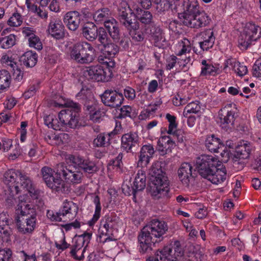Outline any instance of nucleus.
Here are the masks:
<instances>
[{
    "label": "nucleus",
    "mask_w": 261,
    "mask_h": 261,
    "mask_svg": "<svg viewBox=\"0 0 261 261\" xmlns=\"http://www.w3.org/2000/svg\"><path fill=\"white\" fill-rule=\"evenodd\" d=\"M168 229L164 221L153 219L141 230L138 236L139 249L142 253H149L155 244L163 240V236Z\"/></svg>",
    "instance_id": "nucleus-1"
},
{
    "label": "nucleus",
    "mask_w": 261,
    "mask_h": 261,
    "mask_svg": "<svg viewBox=\"0 0 261 261\" xmlns=\"http://www.w3.org/2000/svg\"><path fill=\"white\" fill-rule=\"evenodd\" d=\"M195 166L202 177L214 184L221 183L226 178V169L223 167L221 162L216 157L202 154L196 158Z\"/></svg>",
    "instance_id": "nucleus-2"
},
{
    "label": "nucleus",
    "mask_w": 261,
    "mask_h": 261,
    "mask_svg": "<svg viewBox=\"0 0 261 261\" xmlns=\"http://www.w3.org/2000/svg\"><path fill=\"white\" fill-rule=\"evenodd\" d=\"M164 165L163 162L156 161L153 163L149 170V190L155 199L169 197V181Z\"/></svg>",
    "instance_id": "nucleus-3"
},
{
    "label": "nucleus",
    "mask_w": 261,
    "mask_h": 261,
    "mask_svg": "<svg viewBox=\"0 0 261 261\" xmlns=\"http://www.w3.org/2000/svg\"><path fill=\"white\" fill-rule=\"evenodd\" d=\"M163 0L162 5L164 11L171 10L173 12L177 13L180 20L189 18L192 15L199 12V5L197 0Z\"/></svg>",
    "instance_id": "nucleus-4"
},
{
    "label": "nucleus",
    "mask_w": 261,
    "mask_h": 261,
    "mask_svg": "<svg viewBox=\"0 0 261 261\" xmlns=\"http://www.w3.org/2000/svg\"><path fill=\"white\" fill-rule=\"evenodd\" d=\"M95 50L86 41L79 42L69 47L70 58L80 64H89L95 59Z\"/></svg>",
    "instance_id": "nucleus-5"
},
{
    "label": "nucleus",
    "mask_w": 261,
    "mask_h": 261,
    "mask_svg": "<svg viewBox=\"0 0 261 261\" xmlns=\"http://www.w3.org/2000/svg\"><path fill=\"white\" fill-rule=\"evenodd\" d=\"M254 150V147L250 142L244 140L239 141L231 156L233 166L238 170L243 169Z\"/></svg>",
    "instance_id": "nucleus-6"
},
{
    "label": "nucleus",
    "mask_w": 261,
    "mask_h": 261,
    "mask_svg": "<svg viewBox=\"0 0 261 261\" xmlns=\"http://www.w3.org/2000/svg\"><path fill=\"white\" fill-rule=\"evenodd\" d=\"M15 211L16 215H20L21 217H24V223H26L27 227L23 228L22 230L24 232H30V233H32L35 229L37 221L35 206L19 199Z\"/></svg>",
    "instance_id": "nucleus-7"
},
{
    "label": "nucleus",
    "mask_w": 261,
    "mask_h": 261,
    "mask_svg": "<svg viewBox=\"0 0 261 261\" xmlns=\"http://www.w3.org/2000/svg\"><path fill=\"white\" fill-rule=\"evenodd\" d=\"M68 109L61 110L58 115L61 124L63 126H68L70 128L76 127L78 123L79 113L81 110L80 105L73 101L67 103Z\"/></svg>",
    "instance_id": "nucleus-8"
},
{
    "label": "nucleus",
    "mask_w": 261,
    "mask_h": 261,
    "mask_svg": "<svg viewBox=\"0 0 261 261\" xmlns=\"http://www.w3.org/2000/svg\"><path fill=\"white\" fill-rule=\"evenodd\" d=\"M79 208L76 204L71 201L65 200L58 212L48 210L47 216L53 221L61 222L72 220L76 216Z\"/></svg>",
    "instance_id": "nucleus-9"
},
{
    "label": "nucleus",
    "mask_w": 261,
    "mask_h": 261,
    "mask_svg": "<svg viewBox=\"0 0 261 261\" xmlns=\"http://www.w3.org/2000/svg\"><path fill=\"white\" fill-rule=\"evenodd\" d=\"M54 171L48 167H43L41 169V173L43 180L47 186L53 190L59 193H68L69 192L68 187L61 178V176L54 175Z\"/></svg>",
    "instance_id": "nucleus-10"
},
{
    "label": "nucleus",
    "mask_w": 261,
    "mask_h": 261,
    "mask_svg": "<svg viewBox=\"0 0 261 261\" xmlns=\"http://www.w3.org/2000/svg\"><path fill=\"white\" fill-rule=\"evenodd\" d=\"M183 254L184 250L180 242L176 241L171 248L165 247L162 250L157 251L154 256H149L146 261H175Z\"/></svg>",
    "instance_id": "nucleus-11"
},
{
    "label": "nucleus",
    "mask_w": 261,
    "mask_h": 261,
    "mask_svg": "<svg viewBox=\"0 0 261 261\" xmlns=\"http://www.w3.org/2000/svg\"><path fill=\"white\" fill-rule=\"evenodd\" d=\"M260 28L252 22L247 23L238 38V46L241 50H246L253 41L260 37Z\"/></svg>",
    "instance_id": "nucleus-12"
},
{
    "label": "nucleus",
    "mask_w": 261,
    "mask_h": 261,
    "mask_svg": "<svg viewBox=\"0 0 261 261\" xmlns=\"http://www.w3.org/2000/svg\"><path fill=\"white\" fill-rule=\"evenodd\" d=\"M68 160L72 164L74 170H78L89 174H93L98 171L96 163L89 158L79 154L70 155Z\"/></svg>",
    "instance_id": "nucleus-13"
},
{
    "label": "nucleus",
    "mask_w": 261,
    "mask_h": 261,
    "mask_svg": "<svg viewBox=\"0 0 261 261\" xmlns=\"http://www.w3.org/2000/svg\"><path fill=\"white\" fill-rule=\"evenodd\" d=\"M92 233L85 232L81 235H75L72 239V246L70 251L71 256L77 260L84 258V252L91 239Z\"/></svg>",
    "instance_id": "nucleus-14"
},
{
    "label": "nucleus",
    "mask_w": 261,
    "mask_h": 261,
    "mask_svg": "<svg viewBox=\"0 0 261 261\" xmlns=\"http://www.w3.org/2000/svg\"><path fill=\"white\" fill-rule=\"evenodd\" d=\"M83 75L88 80L107 82L112 77L113 72L110 68L96 65L87 68L84 70Z\"/></svg>",
    "instance_id": "nucleus-15"
},
{
    "label": "nucleus",
    "mask_w": 261,
    "mask_h": 261,
    "mask_svg": "<svg viewBox=\"0 0 261 261\" xmlns=\"http://www.w3.org/2000/svg\"><path fill=\"white\" fill-rule=\"evenodd\" d=\"M72 166H64L62 164L59 165L57 171V175L62 176L67 182L78 184L82 182L83 177V172L78 170H74Z\"/></svg>",
    "instance_id": "nucleus-16"
},
{
    "label": "nucleus",
    "mask_w": 261,
    "mask_h": 261,
    "mask_svg": "<svg viewBox=\"0 0 261 261\" xmlns=\"http://www.w3.org/2000/svg\"><path fill=\"white\" fill-rule=\"evenodd\" d=\"M19 181H17V185L14 187L15 193L18 194L22 190H25L30 193V196L33 199H38L39 195V191L36 189L33 181L25 173L21 171L19 173Z\"/></svg>",
    "instance_id": "nucleus-17"
},
{
    "label": "nucleus",
    "mask_w": 261,
    "mask_h": 261,
    "mask_svg": "<svg viewBox=\"0 0 261 261\" xmlns=\"http://www.w3.org/2000/svg\"><path fill=\"white\" fill-rule=\"evenodd\" d=\"M100 98L104 105L111 108L120 107L124 101L123 94L112 88L106 90Z\"/></svg>",
    "instance_id": "nucleus-18"
},
{
    "label": "nucleus",
    "mask_w": 261,
    "mask_h": 261,
    "mask_svg": "<svg viewBox=\"0 0 261 261\" xmlns=\"http://www.w3.org/2000/svg\"><path fill=\"white\" fill-rule=\"evenodd\" d=\"M140 138L136 132H129L121 138V148L126 153H134L139 147Z\"/></svg>",
    "instance_id": "nucleus-19"
},
{
    "label": "nucleus",
    "mask_w": 261,
    "mask_h": 261,
    "mask_svg": "<svg viewBox=\"0 0 261 261\" xmlns=\"http://www.w3.org/2000/svg\"><path fill=\"white\" fill-rule=\"evenodd\" d=\"M185 25L192 28H199L207 25L210 19L204 12H200L192 15L189 18H185L181 20Z\"/></svg>",
    "instance_id": "nucleus-20"
},
{
    "label": "nucleus",
    "mask_w": 261,
    "mask_h": 261,
    "mask_svg": "<svg viewBox=\"0 0 261 261\" xmlns=\"http://www.w3.org/2000/svg\"><path fill=\"white\" fill-rule=\"evenodd\" d=\"M82 15L77 11H69L64 15L63 22L68 29L73 32L76 31L81 22Z\"/></svg>",
    "instance_id": "nucleus-21"
},
{
    "label": "nucleus",
    "mask_w": 261,
    "mask_h": 261,
    "mask_svg": "<svg viewBox=\"0 0 261 261\" xmlns=\"http://www.w3.org/2000/svg\"><path fill=\"white\" fill-rule=\"evenodd\" d=\"M36 31L31 27H24L22 33L29 42V46L40 50L42 49V44L39 38L35 34Z\"/></svg>",
    "instance_id": "nucleus-22"
},
{
    "label": "nucleus",
    "mask_w": 261,
    "mask_h": 261,
    "mask_svg": "<svg viewBox=\"0 0 261 261\" xmlns=\"http://www.w3.org/2000/svg\"><path fill=\"white\" fill-rule=\"evenodd\" d=\"M192 169L193 167L191 164L185 162L181 164L178 169L179 179L182 185L186 187L189 186L190 179L193 177L192 173Z\"/></svg>",
    "instance_id": "nucleus-23"
},
{
    "label": "nucleus",
    "mask_w": 261,
    "mask_h": 261,
    "mask_svg": "<svg viewBox=\"0 0 261 261\" xmlns=\"http://www.w3.org/2000/svg\"><path fill=\"white\" fill-rule=\"evenodd\" d=\"M49 34L57 39L63 38L65 36V27L59 19H51L47 30Z\"/></svg>",
    "instance_id": "nucleus-24"
},
{
    "label": "nucleus",
    "mask_w": 261,
    "mask_h": 261,
    "mask_svg": "<svg viewBox=\"0 0 261 261\" xmlns=\"http://www.w3.org/2000/svg\"><path fill=\"white\" fill-rule=\"evenodd\" d=\"M111 38L115 42L120 39V32L118 22L113 18L105 22L104 25Z\"/></svg>",
    "instance_id": "nucleus-25"
},
{
    "label": "nucleus",
    "mask_w": 261,
    "mask_h": 261,
    "mask_svg": "<svg viewBox=\"0 0 261 261\" xmlns=\"http://www.w3.org/2000/svg\"><path fill=\"white\" fill-rule=\"evenodd\" d=\"M20 171L10 169L4 174V182L8 186L11 192H15L14 187L17 186L16 179L19 178Z\"/></svg>",
    "instance_id": "nucleus-26"
},
{
    "label": "nucleus",
    "mask_w": 261,
    "mask_h": 261,
    "mask_svg": "<svg viewBox=\"0 0 261 261\" xmlns=\"http://www.w3.org/2000/svg\"><path fill=\"white\" fill-rule=\"evenodd\" d=\"M204 144L206 148L209 151L214 153L219 152V150L222 149V147H224L221 140L216 137L214 135L207 136Z\"/></svg>",
    "instance_id": "nucleus-27"
},
{
    "label": "nucleus",
    "mask_w": 261,
    "mask_h": 261,
    "mask_svg": "<svg viewBox=\"0 0 261 261\" xmlns=\"http://www.w3.org/2000/svg\"><path fill=\"white\" fill-rule=\"evenodd\" d=\"M134 11L135 12L137 20H139L142 24L150 25L154 23L153 16L150 12L143 10L138 6L134 8Z\"/></svg>",
    "instance_id": "nucleus-28"
},
{
    "label": "nucleus",
    "mask_w": 261,
    "mask_h": 261,
    "mask_svg": "<svg viewBox=\"0 0 261 261\" xmlns=\"http://www.w3.org/2000/svg\"><path fill=\"white\" fill-rule=\"evenodd\" d=\"M202 37L203 40L200 41L199 46L202 50L207 51L213 47L215 37L214 36V33L211 30H207L202 34Z\"/></svg>",
    "instance_id": "nucleus-29"
},
{
    "label": "nucleus",
    "mask_w": 261,
    "mask_h": 261,
    "mask_svg": "<svg viewBox=\"0 0 261 261\" xmlns=\"http://www.w3.org/2000/svg\"><path fill=\"white\" fill-rule=\"evenodd\" d=\"M121 23L129 31V33L139 30V23L136 19V13L129 14L120 20Z\"/></svg>",
    "instance_id": "nucleus-30"
},
{
    "label": "nucleus",
    "mask_w": 261,
    "mask_h": 261,
    "mask_svg": "<svg viewBox=\"0 0 261 261\" xmlns=\"http://www.w3.org/2000/svg\"><path fill=\"white\" fill-rule=\"evenodd\" d=\"M98 29L93 23H88L82 28L83 36L89 41H93L97 37Z\"/></svg>",
    "instance_id": "nucleus-31"
},
{
    "label": "nucleus",
    "mask_w": 261,
    "mask_h": 261,
    "mask_svg": "<svg viewBox=\"0 0 261 261\" xmlns=\"http://www.w3.org/2000/svg\"><path fill=\"white\" fill-rule=\"evenodd\" d=\"M112 13L110 10L108 8H103L97 10L93 15V18L97 23H103L110 20L111 18Z\"/></svg>",
    "instance_id": "nucleus-32"
},
{
    "label": "nucleus",
    "mask_w": 261,
    "mask_h": 261,
    "mask_svg": "<svg viewBox=\"0 0 261 261\" xmlns=\"http://www.w3.org/2000/svg\"><path fill=\"white\" fill-rule=\"evenodd\" d=\"M20 61L26 67H33L37 62L38 55L36 52L27 51L21 56Z\"/></svg>",
    "instance_id": "nucleus-33"
},
{
    "label": "nucleus",
    "mask_w": 261,
    "mask_h": 261,
    "mask_svg": "<svg viewBox=\"0 0 261 261\" xmlns=\"http://www.w3.org/2000/svg\"><path fill=\"white\" fill-rule=\"evenodd\" d=\"M119 46L111 40L102 45L101 50L110 60V58L114 57L119 53Z\"/></svg>",
    "instance_id": "nucleus-34"
},
{
    "label": "nucleus",
    "mask_w": 261,
    "mask_h": 261,
    "mask_svg": "<svg viewBox=\"0 0 261 261\" xmlns=\"http://www.w3.org/2000/svg\"><path fill=\"white\" fill-rule=\"evenodd\" d=\"M116 134V133L114 132V130L111 132L107 135L108 136L107 139V135L105 133L99 134L93 140V146L95 147H104L109 145L110 144V137L111 135H115Z\"/></svg>",
    "instance_id": "nucleus-35"
},
{
    "label": "nucleus",
    "mask_w": 261,
    "mask_h": 261,
    "mask_svg": "<svg viewBox=\"0 0 261 261\" xmlns=\"http://www.w3.org/2000/svg\"><path fill=\"white\" fill-rule=\"evenodd\" d=\"M146 177L145 171L139 170L133 182L134 188L138 191H143L146 187Z\"/></svg>",
    "instance_id": "nucleus-36"
},
{
    "label": "nucleus",
    "mask_w": 261,
    "mask_h": 261,
    "mask_svg": "<svg viewBox=\"0 0 261 261\" xmlns=\"http://www.w3.org/2000/svg\"><path fill=\"white\" fill-rule=\"evenodd\" d=\"M76 96L84 106L95 100L92 92L88 89H82Z\"/></svg>",
    "instance_id": "nucleus-37"
},
{
    "label": "nucleus",
    "mask_w": 261,
    "mask_h": 261,
    "mask_svg": "<svg viewBox=\"0 0 261 261\" xmlns=\"http://www.w3.org/2000/svg\"><path fill=\"white\" fill-rule=\"evenodd\" d=\"M201 106L199 101H195L188 103L184 108L183 115L184 117L191 114L201 113Z\"/></svg>",
    "instance_id": "nucleus-38"
},
{
    "label": "nucleus",
    "mask_w": 261,
    "mask_h": 261,
    "mask_svg": "<svg viewBox=\"0 0 261 261\" xmlns=\"http://www.w3.org/2000/svg\"><path fill=\"white\" fill-rule=\"evenodd\" d=\"M191 58L190 56L186 57L185 59H178L174 55H171L166 59V69L171 70L175 65L176 63H180V61H183L184 65L190 63L191 61Z\"/></svg>",
    "instance_id": "nucleus-39"
},
{
    "label": "nucleus",
    "mask_w": 261,
    "mask_h": 261,
    "mask_svg": "<svg viewBox=\"0 0 261 261\" xmlns=\"http://www.w3.org/2000/svg\"><path fill=\"white\" fill-rule=\"evenodd\" d=\"M145 30L147 33L149 34L155 41L162 39V30L159 26H157L154 23L149 25L148 28Z\"/></svg>",
    "instance_id": "nucleus-40"
},
{
    "label": "nucleus",
    "mask_w": 261,
    "mask_h": 261,
    "mask_svg": "<svg viewBox=\"0 0 261 261\" xmlns=\"http://www.w3.org/2000/svg\"><path fill=\"white\" fill-rule=\"evenodd\" d=\"M11 75L5 70L0 71V90H4L9 87L11 83Z\"/></svg>",
    "instance_id": "nucleus-41"
},
{
    "label": "nucleus",
    "mask_w": 261,
    "mask_h": 261,
    "mask_svg": "<svg viewBox=\"0 0 261 261\" xmlns=\"http://www.w3.org/2000/svg\"><path fill=\"white\" fill-rule=\"evenodd\" d=\"M135 12L133 11L129 7V5L126 2H122L120 4L118 8V17L119 20L124 18L129 14L134 13Z\"/></svg>",
    "instance_id": "nucleus-42"
},
{
    "label": "nucleus",
    "mask_w": 261,
    "mask_h": 261,
    "mask_svg": "<svg viewBox=\"0 0 261 261\" xmlns=\"http://www.w3.org/2000/svg\"><path fill=\"white\" fill-rule=\"evenodd\" d=\"M236 114V112L233 110L227 111L226 115L219 113L221 123L223 125L233 124L235 120Z\"/></svg>",
    "instance_id": "nucleus-43"
},
{
    "label": "nucleus",
    "mask_w": 261,
    "mask_h": 261,
    "mask_svg": "<svg viewBox=\"0 0 261 261\" xmlns=\"http://www.w3.org/2000/svg\"><path fill=\"white\" fill-rule=\"evenodd\" d=\"M1 46L4 49H8L13 46L16 43V36L10 34L7 36L0 37Z\"/></svg>",
    "instance_id": "nucleus-44"
},
{
    "label": "nucleus",
    "mask_w": 261,
    "mask_h": 261,
    "mask_svg": "<svg viewBox=\"0 0 261 261\" xmlns=\"http://www.w3.org/2000/svg\"><path fill=\"white\" fill-rule=\"evenodd\" d=\"M93 202L95 204V210L92 219L89 221L90 225H93L99 218L101 211V205L100 202V198L98 196L96 195L94 197Z\"/></svg>",
    "instance_id": "nucleus-45"
},
{
    "label": "nucleus",
    "mask_w": 261,
    "mask_h": 261,
    "mask_svg": "<svg viewBox=\"0 0 261 261\" xmlns=\"http://www.w3.org/2000/svg\"><path fill=\"white\" fill-rule=\"evenodd\" d=\"M32 0H26L25 4L28 8L30 9L31 11L34 12H36L38 16L42 18H46L47 17V13L41 10L39 7H38L35 3H32Z\"/></svg>",
    "instance_id": "nucleus-46"
},
{
    "label": "nucleus",
    "mask_w": 261,
    "mask_h": 261,
    "mask_svg": "<svg viewBox=\"0 0 261 261\" xmlns=\"http://www.w3.org/2000/svg\"><path fill=\"white\" fill-rule=\"evenodd\" d=\"M220 73L219 68L214 67L212 64H209L206 66H202L200 73L201 75H211L215 76Z\"/></svg>",
    "instance_id": "nucleus-47"
},
{
    "label": "nucleus",
    "mask_w": 261,
    "mask_h": 261,
    "mask_svg": "<svg viewBox=\"0 0 261 261\" xmlns=\"http://www.w3.org/2000/svg\"><path fill=\"white\" fill-rule=\"evenodd\" d=\"M22 21V16L18 13H14L8 20V24L11 27H18L21 24Z\"/></svg>",
    "instance_id": "nucleus-48"
},
{
    "label": "nucleus",
    "mask_w": 261,
    "mask_h": 261,
    "mask_svg": "<svg viewBox=\"0 0 261 261\" xmlns=\"http://www.w3.org/2000/svg\"><path fill=\"white\" fill-rule=\"evenodd\" d=\"M97 35L98 41L102 45L111 40L108 37L106 30L102 27L98 28Z\"/></svg>",
    "instance_id": "nucleus-49"
},
{
    "label": "nucleus",
    "mask_w": 261,
    "mask_h": 261,
    "mask_svg": "<svg viewBox=\"0 0 261 261\" xmlns=\"http://www.w3.org/2000/svg\"><path fill=\"white\" fill-rule=\"evenodd\" d=\"M15 222L18 231L22 234L30 233V232H24L22 229L27 227L26 223H24V217H21L20 215H16L15 216Z\"/></svg>",
    "instance_id": "nucleus-50"
},
{
    "label": "nucleus",
    "mask_w": 261,
    "mask_h": 261,
    "mask_svg": "<svg viewBox=\"0 0 261 261\" xmlns=\"http://www.w3.org/2000/svg\"><path fill=\"white\" fill-rule=\"evenodd\" d=\"M166 118L169 122L167 133L168 134H173L174 130L176 129L177 126L176 122V117L168 113L166 115Z\"/></svg>",
    "instance_id": "nucleus-51"
},
{
    "label": "nucleus",
    "mask_w": 261,
    "mask_h": 261,
    "mask_svg": "<svg viewBox=\"0 0 261 261\" xmlns=\"http://www.w3.org/2000/svg\"><path fill=\"white\" fill-rule=\"evenodd\" d=\"M133 184H130L129 185L123 184L122 185V191L124 194L126 195L130 196L133 195L134 198H136V194L138 191L137 189H135Z\"/></svg>",
    "instance_id": "nucleus-52"
},
{
    "label": "nucleus",
    "mask_w": 261,
    "mask_h": 261,
    "mask_svg": "<svg viewBox=\"0 0 261 261\" xmlns=\"http://www.w3.org/2000/svg\"><path fill=\"white\" fill-rule=\"evenodd\" d=\"M140 152L152 158L155 153V150L152 144L148 143L142 146Z\"/></svg>",
    "instance_id": "nucleus-53"
},
{
    "label": "nucleus",
    "mask_w": 261,
    "mask_h": 261,
    "mask_svg": "<svg viewBox=\"0 0 261 261\" xmlns=\"http://www.w3.org/2000/svg\"><path fill=\"white\" fill-rule=\"evenodd\" d=\"M123 157V153L120 152L115 159L112 160L110 161L109 165L112 166L113 168H116L117 169H121L123 166L122 160Z\"/></svg>",
    "instance_id": "nucleus-54"
},
{
    "label": "nucleus",
    "mask_w": 261,
    "mask_h": 261,
    "mask_svg": "<svg viewBox=\"0 0 261 261\" xmlns=\"http://www.w3.org/2000/svg\"><path fill=\"white\" fill-rule=\"evenodd\" d=\"M12 251L10 248L0 249V261H10L12 258Z\"/></svg>",
    "instance_id": "nucleus-55"
},
{
    "label": "nucleus",
    "mask_w": 261,
    "mask_h": 261,
    "mask_svg": "<svg viewBox=\"0 0 261 261\" xmlns=\"http://www.w3.org/2000/svg\"><path fill=\"white\" fill-rule=\"evenodd\" d=\"M252 75L256 77H261V57L259 58L252 67Z\"/></svg>",
    "instance_id": "nucleus-56"
},
{
    "label": "nucleus",
    "mask_w": 261,
    "mask_h": 261,
    "mask_svg": "<svg viewBox=\"0 0 261 261\" xmlns=\"http://www.w3.org/2000/svg\"><path fill=\"white\" fill-rule=\"evenodd\" d=\"M132 108L129 106H124L120 109V113L117 118L119 119L131 117Z\"/></svg>",
    "instance_id": "nucleus-57"
},
{
    "label": "nucleus",
    "mask_w": 261,
    "mask_h": 261,
    "mask_svg": "<svg viewBox=\"0 0 261 261\" xmlns=\"http://www.w3.org/2000/svg\"><path fill=\"white\" fill-rule=\"evenodd\" d=\"M234 71L241 76L245 75L247 73V67L242 65L240 62L235 63L233 66Z\"/></svg>",
    "instance_id": "nucleus-58"
},
{
    "label": "nucleus",
    "mask_w": 261,
    "mask_h": 261,
    "mask_svg": "<svg viewBox=\"0 0 261 261\" xmlns=\"http://www.w3.org/2000/svg\"><path fill=\"white\" fill-rule=\"evenodd\" d=\"M185 41H182V48L179 51V52L177 54V56H181L183 55H186L187 53H190L191 47L190 46V43L189 40L187 39H184Z\"/></svg>",
    "instance_id": "nucleus-59"
},
{
    "label": "nucleus",
    "mask_w": 261,
    "mask_h": 261,
    "mask_svg": "<svg viewBox=\"0 0 261 261\" xmlns=\"http://www.w3.org/2000/svg\"><path fill=\"white\" fill-rule=\"evenodd\" d=\"M150 159L148 156L139 152L138 166L141 167L142 168L146 167L150 162Z\"/></svg>",
    "instance_id": "nucleus-60"
},
{
    "label": "nucleus",
    "mask_w": 261,
    "mask_h": 261,
    "mask_svg": "<svg viewBox=\"0 0 261 261\" xmlns=\"http://www.w3.org/2000/svg\"><path fill=\"white\" fill-rule=\"evenodd\" d=\"M171 135H173V138L174 139H176L177 141L179 143H183L185 140H186V136L185 133L182 130H174L173 134Z\"/></svg>",
    "instance_id": "nucleus-61"
},
{
    "label": "nucleus",
    "mask_w": 261,
    "mask_h": 261,
    "mask_svg": "<svg viewBox=\"0 0 261 261\" xmlns=\"http://www.w3.org/2000/svg\"><path fill=\"white\" fill-rule=\"evenodd\" d=\"M131 35L133 40L136 42H142L144 40L145 36L143 32L136 30L129 33Z\"/></svg>",
    "instance_id": "nucleus-62"
},
{
    "label": "nucleus",
    "mask_w": 261,
    "mask_h": 261,
    "mask_svg": "<svg viewBox=\"0 0 261 261\" xmlns=\"http://www.w3.org/2000/svg\"><path fill=\"white\" fill-rule=\"evenodd\" d=\"M124 96L129 100H134L136 97V91L130 87L127 86L124 89Z\"/></svg>",
    "instance_id": "nucleus-63"
},
{
    "label": "nucleus",
    "mask_w": 261,
    "mask_h": 261,
    "mask_svg": "<svg viewBox=\"0 0 261 261\" xmlns=\"http://www.w3.org/2000/svg\"><path fill=\"white\" fill-rule=\"evenodd\" d=\"M188 261H202L203 254L200 250H196L191 253L189 256Z\"/></svg>",
    "instance_id": "nucleus-64"
}]
</instances>
